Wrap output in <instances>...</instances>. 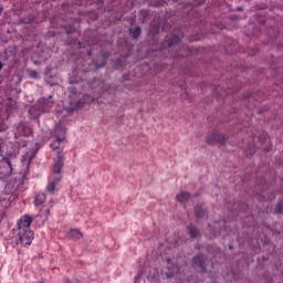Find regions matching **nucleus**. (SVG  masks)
Here are the masks:
<instances>
[{"label":"nucleus","mask_w":283,"mask_h":283,"mask_svg":"<svg viewBox=\"0 0 283 283\" xmlns=\"http://www.w3.org/2000/svg\"><path fill=\"white\" fill-rule=\"evenodd\" d=\"M55 136L56 137H55L54 143L51 144V149L53 151H56L57 154H61V151H63V146L61 145V143H63V140H65V128L56 127Z\"/></svg>","instance_id":"4"},{"label":"nucleus","mask_w":283,"mask_h":283,"mask_svg":"<svg viewBox=\"0 0 283 283\" xmlns=\"http://www.w3.org/2000/svg\"><path fill=\"white\" fill-rule=\"evenodd\" d=\"M29 76H30L31 78H39V73H38L36 71H31V72L29 73Z\"/></svg>","instance_id":"18"},{"label":"nucleus","mask_w":283,"mask_h":283,"mask_svg":"<svg viewBox=\"0 0 283 283\" xmlns=\"http://www.w3.org/2000/svg\"><path fill=\"white\" fill-rule=\"evenodd\" d=\"M0 132H3V128H1Z\"/></svg>","instance_id":"24"},{"label":"nucleus","mask_w":283,"mask_h":283,"mask_svg":"<svg viewBox=\"0 0 283 283\" xmlns=\"http://www.w3.org/2000/svg\"><path fill=\"white\" fill-rule=\"evenodd\" d=\"M28 160V156L23 157L22 163H25Z\"/></svg>","instance_id":"20"},{"label":"nucleus","mask_w":283,"mask_h":283,"mask_svg":"<svg viewBox=\"0 0 283 283\" xmlns=\"http://www.w3.org/2000/svg\"><path fill=\"white\" fill-rule=\"evenodd\" d=\"M130 36H133V39H138V36H140V27L130 29Z\"/></svg>","instance_id":"12"},{"label":"nucleus","mask_w":283,"mask_h":283,"mask_svg":"<svg viewBox=\"0 0 283 283\" xmlns=\"http://www.w3.org/2000/svg\"><path fill=\"white\" fill-rule=\"evenodd\" d=\"M188 229H189V233H190L191 238H198L199 232H198L197 228L190 227Z\"/></svg>","instance_id":"16"},{"label":"nucleus","mask_w":283,"mask_h":283,"mask_svg":"<svg viewBox=\"0 0 283 283\" xmlns=\"http://www.w3.org/2000/svg\"><path fill=\"white\" fill-rule=\"evenodd\" d=\"M7 165H9V167H12V164L10 163V159H7Z\"/></svg>","instance_id":"19"},{"label":"nucleus","mask_w":283,"mask_h":283,"mask_svg":"<svg viewBox=\"0 0 283 283\" xmlns=\"http://www.w3.org/2000/svg\"><path fill=\"white\" fill-rule=\"evenodd\" d=\"M63 160L62 155H57L54 159V165L52 167V175L49 177V184L46 186V190L49 193H54L59 184L61 182V169H63Z\"/></svg>","instance_id":"1"},{"label":"nucleus","mask_w":283,"mask_h":283,"mask_svg":"<svg viewBox=\"0 0 283 283\" xmlns=\"http://www.w3.org/2000/svg\"><path fill=\"white\" fill-rule=\"evenodd\" d=\"M193 264H196V266H199L201 271H205V256L202 255L195 256Z\"/></svg>","instance_id":"8"},{"label":"nucleus","mask_w":283,"mask_h":283,"mask_svg":"<svg viewBox=\"0 0 283 283\" xmlns=\"http://www.w3.org/2000/svg\"><path fill=\"white\" fill-rule=\"evenodd\" d=\"M45 202V193L40 192L35 196L34 205L35 207H41Z\"/></svg>","instance_id":"9"},{"label":"nucleus","mask_w":283,"mask_h":283,"mask_svg":"<svg viewBox=\"0 0 283 283\" xmlns=\"http://www.w3.org/2000/svg\"><path fill=\"white\" fill-rule=\"evenodd\" d=\"M195 214L197 216V218H202L205 216V209H202V207L197 206L195 208Z\"/></svg>","instance_id":"14"},{"label":"nucleus","mask_w":283,"mask_h":283,"mask_svg":"<svg viewBox=\"0 0 283 283\" xmlns=\"http://www.w3.org/2000/svg\"><path fill=\"white\" fill-rule=\"evenodd\" d=\"M3 70V63L0 62V72Z\"/></svg>","instance_id":"21"},{"label":"nucleus","mask_w":283,"mask_h":283,"mask_svg":"<svg viewBox=\"0 0 283 283\" xmlns=\"http://www.w3.org/2000/svg\"><path fill=\"white\" fill-rule=\"evenodd\" d=\"M70 238H72V240H81L83 238V233L78 230H71Z\"/></svg>","instance_id":"11"},{"label":"nucleus","mask_w":283,"mask_h":283,"mask_svg":"<svg viewBox=\"0 0 283 283\" xmlns=\"http://www.w3.org/2000/svg\"><path fill=\"white\" fill-rule=\"evenodd\" d=\"M178 271H179L178 265H172V270L170 272H166V276L174 277V275H176Z\"/></svg>","instance_id":"15"},{"label":"nucleus","mask_w":283,"mask_h":283,"mask_svg":"<svg viewBox=\"0 0 283 283\" xmlns=\"http://www.w3.org/2000/svg\"><path fill=\"white\" fill-rule=\"evenodd\" d=\"M30 224H32V217L25 214L18 222V229H23V231H31Z\"/></svg>","instance_id":"6"},{"label":"nucleus","mask_w":283,"mask_h":283,"mask_svg":"<svg viewBox=\"0 0 283 283\" xmlns=\"http://www.w3.org/2000/svg\"><path fill=\"white\" fill-rule=\"evenodd\" d=\"M275 213H283V202H279L275 208Z\"/></svg>","instance_id":"17"},{"label":"nucleus","mask_w":283,"mask_h":283,"mask_svg":"<svg viewBox=\"0 0 283 283\" xmlns=\"http://www.w3.org/2000/svg\"><path fill=\"white\" fill-rule=\"evenodd\" d=\"M83 103H94V98L90 95H84L83 101L77 102L76 106L81 107V105H83Z\"/></svg>","instance_id":"13"},{"label":"nucleus","mask_w":283,"mask_h":283,"mask_svg":"<svg viewBox=\"0 0 283 283\" xmlns=\"http://www.w3.org/2000/svg\"><path fill=\"white\" fill-rule=\"evenodd\" d=\"M51 98L52 96H49V98H40L35 106L29 111V114H31L33 118H39L42 114H45V112H50L54 105V102H52Z\"/></svg>","instance_id":"2"},{"label":"nucleus","mask_w":283,"mask_h":283,"mask_svg":"<svg viewBox=\"0 0 283 283\" xmlns=\"http://www.w3.org/2000/svg\"><path fill=\"white\" fill-rule=\"evenodd\" d=\"M206 142L208 143V145H224V143H227V139L224 138V135L218 132H211L207 135Z\"/></svg>","instance_id":"5"},{"label":"nucleus","mask_w":283,"mask_h":283,"mask_svg":"<svg viewBox=\"0 0 283 283\" xmlns=\"http://www.w3.org/2000/svg\"><path fill=\"white\" fill-rule=\"evenodd\" d=\"M19 129L22 130L23 136H31V134H32V128H30V127L27 126L25 124H21V125L19 126Z\"/></svg>","instance_id":"10"},{"label":"nucleus","mask_w":283,"mask_h":283,"mask_svg":"<svg viewBox=\"0 0 283 283\" xmlns=\"http://www.w3.org/2000/svg\"><path fill=\"white\" fill-rule=\"evenodd\" d=\"M2 10H3V9H0V14H1Z\"/></svg>","instance_id":"23"},{"label":"nucleus","mask_w":283,"mask_h":283,"mask_svg":"<svg viewBox=\"0 0 283 283\" xmlns=\"http://www.w3.org/2000/svg\"><path fill=\"white\" fill-rule=\"evenodd\" d=\"M17 244H21V247H30L32 241L34 240V232L32 230H17Z\"/></svg>","instance_id":"3"},{"label":"nucleus","mask_w":283,"mask_h":283,"mask_svg":"<svg viewBox=\"0 0 283 283\" xmlns=\"http://www.w3.org/2000/svg\"><path fill=\"white\" fill-rule=\"evenodd\" d=\"M31 160H32V158H29V159H28V163H27V165H30V161H31Z\"/></svg>","instance_id":"22"},{"label":"nucleus","mask_w":283,"mask_h":283,"mask_svg":"<svg viewBox=\"0 0 283 283\" xmlns=\"http://www.w3.org/2000/svg\"><path fill=\"white\" fill-rule=\"evenodd\" d=\"M191 198V195L189 192L181 191L176 196V200L178 202H181V205H185V202H188V200Z\"/></svg>","instance_id":"7"}]
</instances>
